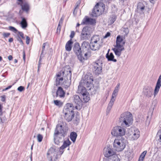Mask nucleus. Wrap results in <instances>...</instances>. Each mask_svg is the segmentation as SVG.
I'll return each mask as SVG.
<instances>
[{
    "label": "nucleus",
    "instance_id": "nucleus-60",
    "mask_svg": "<svg viewBox=\"0 0 161 161\" xmlns=\"http://www.w3.org/2000/svg\"><path fill=\"white\" fill-rule=\"evenodd\" d=\"M13 38H10L8 40V42H12L13 41Z\"/></svg>",
    "mask_w": 161,
    "mask_h": 161
},
{
    "label": "nucleus",
    "instance_id": "nucleus-18",
    "mask_svg": "<svg viewBox=\"0 0 161 161\" xmlns=\"http://www.w3.org/2000/svg\"><path fill=\"white\" fill-rule=\"evenodd\" d=\"M161 86V75H160L159 78L156 84V86L155 87L154 92V96L155 97L158 93L160 88Z\"/></svg>",
    "mask_w": 161,
    "mask_h": 161
},
{
    "label": "nucleus",
    "instance_id": "nucleus-54",
    "mask_svg": "<svg viewBox=\"0 0 161 161\" xmlns=\"http://www.w3.org/2000/svg\"><path fill=\"white\" fill-rule=\"evenodd\" d=\"M149 2L151 3V4H154L156 2V1L157 0H148Z\"/></svg>",
    "mask_w": 161,
    "mask_h": 161
},
{
    "label": "nucleus",
    "instance_id": "nucleus-27",
    "mask_svg": "<svg viewBox=\"0 0 161 161\" xmlns=\"http://www.w3.org/2000/svg\"><path fill=\"white\" fill-rule=\"evenodd\" d=\"M80 120L79 115L77 114H73L71 116V121L75 124L78 123Z\"/></svg>",
    "mask_w": 161,
    "mask_h": 161
},
{
    "label": "nucleus",
    "instance_id": "nucleus-49",
    "mask_svg": "<svg viewBox=\"0 0 161 161\" xmlns=\"http://www.w3.org/2000/svg\"><path fill=\"white\" fill-rule=\"evenodd\" d=\"M18 32L20 36L22 37V38L24 39H25V37L24 36V35L23 33L22 32H20V31H18Z\"/></svg>",
    "mask_w": 161,
    "mask_h": 161
},
{
    "label": "nucleus",
    "instance_id": "nucleus-12",
    "mask_svg": "<svg viewBox=\"0 0 161 161\" xmlns=\"http://www.w3.org/2000/svg\"><path fill=\"white\" fill-rule=\"evenodd\" d=\"M64 114V118L68 122L70 121V103H68L64 107L63 110Z\"/></svg>",
    "mask_w": 161,
    "mask_h": 161
},
{
    "label": "nucleus",
    "instance_id": "nucleus-20",
    "mask_svg": "<svg viewBox=\"0 0 161 161\" xmlns=\"http://www.w3.org/2000/svg\"><path fill=\"white\" fill-rule=\"evenodd\" d=\"M96 21L95 19L89 18L87 17H86L83 20L82 24H89L90 25H93L96 24Z\"/></svg>",
    "mask_w": 161,
    "mask_h": 161
},
{
    "label": "nucleus",
    "instance_id": "nucleus-63",
    "mask_svg": "<svg viewBox=\"0 0 161 161\" xmlns=\"http://www.w3.org/2000/svg\"><path fill=\"white\" fill-rule=\"evenodd\" d=\"M8 90V89L7 87H6V88H5L3 89V90L2 91H3V92L5 91H6V90Z\"/></svg>",
    "mask_w": 161,
    "mask_h": 161
},
{
    "label": "nucleus",
    "instance_id": "nucleus-13",
    "mask_svg": "<svg viewBox=\"0 0 161 161\" xmlns=\"http://www.w3.org/2000/svg\"><path fill=\"white\" fill-rule=\"evenodd\" d=\"M73 103L74 107L76 109L80 110L81 109L82 106V103L79 96L75 95L74 96Z\"/></svg>",
    "mask_w": 161,
    "mask_h": 161
},
{
    "label": "nucleus",
    "instance_id": "nucleus-41",
    "mask_svg": "<svg viewBox=\"0 0 161 161\" xmlns=\"http://www.w3.org/2000/svg\"><path fill=\"white\" fill-rule=\"evenodd\" d=\"M25 90V87L22 86H20L17 88V90L19 92H22V91H24Z\"/></svg>",
    "mask_w": 161,
    "mask_h": 161
},
{
    "label": "nucleus",
    "instance_id": "nucleus-42",
    "mask_svg": "<svg viewBox=\"0 0 161 161\" xmlns=\"http://www.w3.org/2000/svg\"><path fill=\"white\" fill-rule=\"evenodd\" d=\"M1 122L2 123H3L6 121V119L5 116H3L0 117Z\"/></svg>",
    "mask_w": 161,
    "mask_h": 161
},
{
    "label": "nucleus",
    "instance_id": "nucleus-56",
    "mask_svg": "<svg viewBox=\"0 0 161 161\" xmlns=\"http://www.w3.org/2000/svg\"><path fill=\"white\" fill-rule=\"evenodd\" d=\"M62 75V73L61 72H59L58 73L56 74V76L57 78H59Z\"/></svg>",
    "mask_w": 161,
    "mask_h": 161
},
{
    "label": "nucleus",
    "instance_id": "nucleus-47",
    "mask_svg": "<svg viewBox=\"0 0 161 161\" xmlns=\"http://www.w3.org/2000/svg\"><path fill=\"white\" fill-rule=\"evenodd\" d=\"M17 40L21 44H22V45L23 44V42L22 40L21 39L20 37L19 36H18V37L17 38Z\"/></svg>",
    "mask_w": 161,
    "mask_h": 161
},
{
    "label": "nucleus",
    "instance_id": "nucleus-37",
    "mask_svg": "<svg viewBox=\"0 0 161 161\" xmlns=\"http://www.w3.org/2000/svg\"><path fill=\"white\" fill-rule=\"evenodd\" d=\"M8 28L10 30L14 32V33H16L18 31L17 30L15 27L13 26H10L8 27Z\"/></svg>",
    "mask_w": 161,
    "mask_h": 161
},
{
    "label": "nucleus",
    "instance_id": "nucleus-46",
    "mask_svg": "<svg viewBox=\"0 0 161 161\" xmlns=\"http://www.w3.org/2000/svg\"><path fill=\"white\" fill-rule=\"evenodd\" d=\"M55 85L56 86H58L60 85V81L58 80V78H56Z\"/></svg>",
    "mask_w": 161,
    "mask_h": 161
},
{
    "label": "nucleus",
    "instance_id": "nucleus-33",
    "mask_svg": "<svg viewBox=\"0 0 161 161\" xmlns=\"http://www.w3.org/2000/svg\"><path fill=\"white\" fill-rule=\"evenodd\" d=\"M147 153V151H143L140 155L138 161H143Z\"/></svg>",
    "mask_w": 161,
    "mask_h": 161
},
{
    "label": "nucleus",
    "instance_id": "nucleus-10",
    "mask_svg": "<svg viewBox=\"0 0 161 161\" xmlns=\"http://www.w3.org/2000/svg\"><path fill=\"white\" fill-rule=\"evenodd\" d=\"M115 153L112 146L110 145H107L103 149V154L107 158L113 156Z\"/></svg>",
    "mask_w": 161,
    "mask_h": 161
},
{
    "label": "nucleus",
    "instance_id": "nucleus-57",
    "mask_svg": "<svg viewBox=\"0 0 161 161\" xmlns=\"http://www.w3.org/2000/svg\"><path fill=\"white\" fill-rule=\"evenodd\" d=\"M23 59L24 61H25V51H23Z\"/></svg>",
    "mask_w": 161,
    "mask_h": 161
},
{
    "label": "nucleus",
    "instance_id": "nucleus-23",
    "mask_svg": "<svg viewBox=\"0 0 161 161\" xmlns=\"http://www.w3.org/2000/svg\"><path fill=\"white\" fill-rule=\"evenodd\" d=\"M75 53L76 54L78 58L81 53H82L81 49L79 44L78 43H76L73 48Z\"/></svg>",
    "mask_w": 161,
    "mask_h": 161
},
{
    "label": "nucleus",
    "instance_id": "nucleus-51",
    "mask_svg": "<svg viewBox=\"0 0 161 161\" xmlns=\"http://www.w3.org/2000/svg\"><path fill=\"white\" fill-rule=\"evenodd\" d=\"M1 101L3 102H4L6 101V96L3 95L1 97Z\"/></svg>",
    "mask_w": 161,
    "mask_h": 161
},
{
    "label": "nucleus",
    "instance_id": "nucleus-17",
    "mask_svg": "<svg viewBox=\"0 0 161 161\" xmlns=\"http://www.w3.org/2000/svg\"><path fill=\"white\" fill-rule=\"evenodd\" d=\"M125 38L120 35H118L116 37V45L124 47L125 43Z\"/></svg>",
    "mask_w": 161,
    "mask_h": 161
},
{
    "label": "nucleus",
    "instance_id": "nucleus-11",
    "mask_svg": "<svg viewBox=\"0 0 161 161\" xmlns=\"http://www.w3.org/2000/svg\"><path fill=\"white\" fill-rule=\"evenodd\" d=\"M83 53L84 54L83 56L81 53L78 58L79 60L81 62H83L85 60L87 59L91 56V53L89 50L87 49L86 47L84 48Z\"/></svg>",
    "mask_w": 161,
    "mask_h": 161
},
{
    "label": "nucleus",
    "instance_id": "nucleus-38",
    "mask_svg": "<svg viewBox=\"0 0 161 161\" xmlns=\"http://www.w3.org/2000/svg\"><path fill=\"white\" fill-rule=\"evenodd\" d=\"M43 136L40 134H38L37 136V141L39 142H41L42 141L43 139Z\"/></svg>",
    "mask_w": 161,
    "mask_h": 161
},
{
    "label": "nucleus",
    "instance_id": "nucleus-53",
    "mask_svg": "<svg viewBox=\"0 0 161 161\" xmlns=\"http://www.w3.org/2000/svg\"><path fill=\"white\" fill-rule=\"evenodd\" d=\"M63 19H64V18H63V17H61L59 21V22L58 25H61L62 24Z\"/></svg>",
    "mask_w": 161,
    "mask_h": 161
},
{
    "label": "nucleus",
    "instance_id": "nucleus-30",
    "mask_svg": "<svg viewBox=\"0 0 161 161\" xmlns=\"http://www.w3.org/2000/svg\"><path fill=\"white\" fill-rule=\"evenodd\" d=\"M133 154V152L131 150H128L125 153V157L128 160H130L132 158Z\"/></svg>",
    "mask_w": 161,
    "mask_h": 161
},
{
    "label": "nucleus",
    "instance_id": "nucleus-15",
    "mask_svg": "<svg viewBox=\"0 0 161 161\" xmlns=\"http://www.w3.org/2000/svg\"><path fill=\"white\" fill-rule=\"evenodd\" d=\"M125 49L124 47L119 46L115 45L112 50L114 53L115 55L119 57L121 55L122 52Z\"/></svg>",
    "mask_w": 161,
    "mask_h": 161
},
{
    "label": "nucleus",
    "instance_id": "nucleus-8",
    "mask_svg": "<svg viewBox=\"0 0 161 161\" xmlns=\"http://www.w3.org/2000/svg\"><path fill=\"white\" fill-rule=\"evenodd\" d=\"M47 155L49 161H56L59 158L58 152L53 147H51L48 150Z\"/></svg>",
    "mask_w": 161,
    "mask_h": 161
},
{
    "label": "nucleus",
    "instance_id": "nucleus-16",
    "mask_svg": "<svg viewBox=\"0 0 161 161\" xmlns=\"http://www.w3.org/2000/svg\"><path fill=\"white\" fill-rule=\"evenodd\" d=\"M144 95L147 97H151L153 94V88L150 86L144 88L143 90Z\"/></svg>",
    "mask_w": 161,
    "mask_h": 161
},
{
    "label": "nucleus",
    "instance_id": "nucleus-4",
    "mask_svg": "<svg viewBox=\"0 0 161 161\" xmlns=\"http://www.w3.org/2000/svg\"><path fill=\"white\" fill-rule=\"evenodd\" d=\"M119 122L124 123L125 125L129 126L133 122V116L132 114L128 112L122 113L119 119Z\"/></svg>",
    "mask_w": 161,
    "mask_h": 161
},
{
    "label": "nucleus",
    "instance_id": "nucleus-64",
    "mask_svg": "<svg viewBox=\"0 0 161 161\" xmlns=\"http://www.w3.org/2000/svg\"><path fill=\"white\" fill-rule=\"evenodd\" d=\"M83 44L84 45H86V46H87L88 47L89 46V44L88 43H84Z\"/></svg>",
    "mask_w": 161,
    "mask_h": 161
},
{
    "label": "nucleus",
    "instance_id": "nucleus-61",
    "mask_svg": "<svg viewBox=\"0 0 161 161\" xmlns=\"http://www.w3.org/2000/svg\"><path fill=\"white\" fill-rule=\"evenodd\" d=\"M64 78L63 77H61L60 78H58V80L60 81H62L63 80Z\"/></svg>",
    "mask_w": 161,
    "mask_h": 161
},
{
    "label": "nucleus",
    "instance_id": "nucleus-2",
    "mask_svg": "<svg viewBox=\"0 0 161 161\" xmlns=\"http://www.w3.org/2000/svg\"><path fill=\"white\" fill-rule=\"evenodd\" d=\"M67 135V131L62 125L58 124L54 130L53 134V139L54 143L58 145L63 140L62 137H64Z\"/></svg>",
    "mask_w": 161,
    "mask_h": 161
},
{
    "label": "nucleus",
    "instance_id": "nucleus-32",
    "mask_svg": "<svg viewBox=\"0 0 161 161\" xmlns=\"http://www.w3.org/2000/svg\"><path fill=\"white\" fill-rule=\"evenodd\" d=\"M77 136V135L76 132H71V140L74 143L75 142Z\"/></svg>",
    "mask_w": 161,
    "mask_h": 161
},
{
    "label": "nucleus",
    "instance_id": "nucleus-6",
    "mask_svg": "<svg viewBox=\"0 0 161 161\" xmlns=\"http://www.w3.org/2000/svg\"><path fill=\"white\" fill-rule=\"evenodd\" d=\"M105 8V5L104 4L101 2L97 3L92 10V16L97 17L100 15L104 12Z\"/></svg>",
    "mask_w": 161,
    "mask_h": 161
},
{
    "label": "nucleus",
    "instance_id": "nucleus-34",
    "mask_svg": "<svg viewBox=\"0 0 161 161\" xmlns=\"http://www.w3.org/2000/svg\"><path fill=\"white\" fill-rule=\"evenodd\" d=\"M65 49L67 51H70V39L66 43Z\"/></svg>",
    "mask_w": 161,
    "mask_h": 161
},
{
    "label": "nucleus",
    "instance_id": "nucleus-24",
    "mask_svg": "<svg viewBox=\"0 0 161 161\" xmlns=\"http://www.w3.org/2000/svg\"><path fill=\"white\" fill-rule=\"evenodd\" d=\"M146 3L144 1L139 2L137 5V9L141 11H143L146 7Z\"/></svg>",
    "mask_w": 161,
    "mask_h": 161
},
{
    "label": "nucleus",
    "instance_id": "nucleus-40",
    "mask_svg": "<svg viewBox=\"0 0 161 161\" xmlns=\"http://www.w3.org/2000/svg\"><path fill=\"white\" fill-rule=\"evenodd\" d=\"M157 137L159 138L160 141L161 142V130L158 131L157 134Z\"/></svg>",
    "mask_w": 161,
    "mask_h": 161
},
{
    "label": "nucleus",
    "instance_id": "nucleus-5",
    "mask_svg": "<svg viewBox=\"0 0 161 161\" xmlns=\"http://www.w3.org/2000/svg\"><path fill=\"white\" fill-rule=\"evenodd\" d=\"M103 43V40L98 35H94L91 38V48L93 50H98L102 46Z\"/></svg>",
    "mask_w": 161,
    "mask_h": 161
},
{
    "label": "nucleus",
    "instance_id": "nucleus-3",
    "mask_svg": "<svg viewBox=\"0 0 161 161\" xmlns=\"http://www.w3.org/2000/svg\"><path fill=\"white\" fill-rule=\"evenodd\" d=\"M126 143V140L121 137L115 139L113 144L114 149L117 152H121L125 148Z\"/></svg>",
    "mask_w": 161,
    "mask_h": 161
},
{
    "label": "nucleus",
    "instance_id": "nucleus-48",
    "mask_svg": "<svg viewBox=\"0 0 161 161\" xmlns=\"http://www.w3.org/2000/svg\"><path fill=\"white\" fill-rule=\"evenodd\" d=\"M30 41V39L29 37L28 36H26V43L27 44H29Z\"/></svg>",
    "mask_w": 161,
    "mask_h": 161
},
{
    "label": "nucleus",
    "instance_id": "nucleus-62",
    "mask_svg": "<svg viewBox=\"0 0 161 161\" xmlns=\"http://www.w3.org/2000/svg\"><path fill=\"white\" fill-rule=\"evenodd\" d=\"M61 72L62 74L63 75H64L65 72H66V71H65V70H64V71H62Z\"/></svg>",
    "mask_w": 161,
    "mask_h": 161
},
{
    "label": "nucleus",
    "instance_id": "nucleus-19",
    "mask_svg": "<svg viewBox=\"0 0 161 161\" xmlns=\"http://www.w3.org/2000/svg\"><path fill=\"white\" fill-rule=\"evenodd\" d=\"M119 88V85H118L115 88L113 93L112 94V98L111 100H110V104H111V106L113 105V103L114 102L115 100V98L116 96L117 93L118 92Z\"/></svg>",
    "mask_w": 161,
    "mask_h": 161
},
{
    "label": "nucleus",
    "instance_id": "nucleus-55",
    "mask_svg": "<svg viewBox=\"0 0 161 161\" xmlns=\"http://www.w3.org/2000/svg\"><path fill=\"white\" fill-rule=\"evenodd\" d=\"M3 107L2 104H0V115H1L2 114V108H3Z\"/></svg>",
    "mask_w": 161,
    "mask_h": 161
},
{
    "label": "nucleus",
    "instance_id": "nucleus-7",
    "mask_svg": "<svg viewBox=\"0 0 161 161\" xmlns=\"http://www.w3.org/2000/svg\"><path fill=\"white\" fill-rule=\"evenodd\" d=\"M125 129L120 126H116L113 128L111 131V134L112 136H123L125 135Z\"/></svg>",
    "mask_w": 161,
    "mask_h": 161
},
{
    "label": "nucleus",
    "instance_id": "nucleus-25",
    "mask_svg": "<svg viewBox=\"0 0 161 161\" xmlns=\"http://www.w3.org/2000/svg\"><path fill=\"white\" fill-rule=\"evenodd\" d=\"M70 144V142L69 138H68L67 140L64 141L63 145L60 147V153H61L60 155H61L64 152L63 151H62L61 150H63L64 148L69 146Z\"/></svg>",
    "mask_w": 161,
    "mask_h": 161
},
{
    "label": "nucleus",
    "instance_id": "nucleus-14",
    "mask_svg": "<svg viewBox=\"0 0 161 161\" xmlns=\"http://www.w3.org/2000/svg\"><path fill=\"white\" fill-rule=\"evenodd\" d=\"M93 70L95 74H99L101 72L102 69V63L99 61H97L93 64Z\"/></svg>",
    "mask_w": 161,
    "mask_h": 161
},
{
    "label": "nucleus",
    "instance_id": "nucleus-59",
    "mask_svg": "<svg viewBox=\"0 0 161 161\" xmlns=\"http://www.w3.org/2000/svg\"><path fill=\"white\" fill-rule=\"evenodd\" d=\"M75 34V32L74 31H72L71 32V38H73Z\"/></svg>",
    "mask_w": 161,
    "mask_h": 161
},
{
    "label": "nucleus",
    "instance_id": "nucleus-28",
    "mask_svg": "<svg viewBox=\"0 0 161 161\" xmlns=\"http://www.w3.org/2000/svg\"><path fill=\"white\" fill-rule=\"evenodd\" d=\"M120 158L117 155L104 159L103 161H120Z\"/></svg>",
    "mask_w": 161,
    "mask_h": 161
},
{
    "label": "nucleus",
    "instance_id": "nucleus-9",
    "mask_svg": "<svg viewBox=\"0 0 161 161\" xmlns=\"http://www.w3.org/2000/svg\"><path fill=\"white\" fill-rule=\"evenodd\" d=\"M140 136V132L139 130L136 128H132L127 135V137L129 140L134 141L137 140Z\"/></svg>",
    "mask_w": 161,
    "mask_h": 161
},
{
    "label": "nucleus",
    "instance_id": "nucleus-22",
    "mask_svg": "<svg viewBox=\"0 0 161 161\" xmlns=\"http://www.w3.org/2000/svg\"><path fill=\"white\" fill-rule=\"evenodd\" d=\"M19 2L18 4L20 5L22 8V9L24 11L27 12L29 10V6L27 3H25L23 5L24 2L23 0H17Z\"/></svg>",
    "mask_w": 161,
    "mask_h": 161
},
{
    "label": "nucleus",
    "instance_id": "nucleus-29",
    "mask_svg": "<svg viewBox=\"0 0 161 161\" xmlns=\"http://www.w3.org/2000/svg\"><path fill=\"white\" fill-rule=\"evenodd\" d=\"M22 20L20 23V24L22 28L25 29L28 26V23L26 19L24 17H21Z\"/></svg>",
    "mask_w": 161,
    "mask_h": 161
},
{
    "label": "nucleus",
    "instance_id": "nucleus-52",
    "mask_svg": "<svg viewBox=\"0 0 161 161\" xmlns=\"http://www.w3.org/2000/svg\"><path fill=\"white\" fill-rule=\"evenodd\" d=\"M44 56L41 55L38 61V64H41V60L42 59V58Z\"/></svg>",
    "mask_w": 161,
    "mask_h": 161
},
{
    "label": "nucleus",
    "instance_id": "nucleus-44",
    "mask_svg": "<svg viewBox=\"0 0 161 161\" xmlns=\"http://www.w3.org/2000/svg\"><path fill=\"white\" fill-rule=\"evenodd\" d=\"M61 25H58V27L57 28V34H59L60 31H61Z\"/></svg>",
    "mask_w": 161,
    "mask_h": 161
},
{
    "label": "nucleus",
    "instance_id": "nucleus-36",
    "mask_svg": "<svg viewBox=\"0 0 161 161\" xmlns=\"http://www.w3.org/2000/svg\"><path fill=\"white\" fill-rule=\"evenodd\" d=\"M64 69L65 70V71H66L67 72H68L69 73H70V67L69 65H66L64 67Z\"/></svg>",
    "mask_w": 161,
    "mask_h": 161
},
{
    "label": "nucleus",
    "instance_id": "nucleus-43",
    "mask_svg": "<svg viewBox=\"0 0 161 161\" xmlns=\"http://www.w3.org/2000/svg\"><path fill=\"white\" fill-rule=\"evenodd\" d=\"M10 35V33H4L3 34V36L4 38H7Z\"/></svg>",
    "mask_w": 161,
    "mask_h": 161
},
{
    "label": "nucleus",
    "instance_id": "nucleus-21",
    "mask_svg": "<svg viewBox=\"0 0 161 161\" xmlns=\"http://www.w3.org/2000/svg\"><path fill=\"white\" fill-rule=\"evenodd\" d=\"M65 95V92L63 88L61 86L58 87L56 92V97L59 96L60 98L64 97Z\"/></svg>",
    "mask_w": 161,
    "mask_h": 161
},
{
    "label": "nucleus",
    "instance_id": "nucleus-1",
    "mask_svg": "<svg viewBox=\"0 0 161 161\" xmlns=\"http://www.w3.org/2000/svg\"><path fill=\"white\" fill-rule=\"evenodd\" d=\"M93 77L92 74L87 73L82 77L78 88V92L83 102L86 103L90 100V96L88 91H96L99 88L98 83L95 86L93 82Z\"/></svg>",
    "mask_w": 161,
    "mask_h": 161
},
{
    "label": "nucleus",
    "instance_id": "nucleus-39",
    "mask_svg": "<svg viewBox=\"0 0 161 161\" xmlns=\"http://www.w3.org/2000/svg\"><path fill=\"white\" fill-rule=\"evenodd\" d=\"M123 34L125 35H126L129 33V30L128 28H124L123 30Z\"/></svg>",
    "mask_w": 161,
    "mask_h": 161
},
{
    "label": "nucleus",
    "instance_id": "nucleus-58",
    "mask_svg": "<svg viewBox=\"0 0 161 161\" xmlns=\"http://www.w3.org/2000/svg\"><path fill=\"white\" fill-rule=\"evenodd\" d=\"M8 59L9 60H11L13 59V57L12 55H9L8 57Z\"/></svg>",
    "mask_w": 161,
    "mask_h": 161
},
{
    "label": "nucleus",
    "instance_id": "nucleus-50",
    "mask_svg": "<svg viewBox=\"0 0 161 161\" xmlns=\"http://www.w3.org/2000/svg\"><path fill=\"white\" fill-rule=\"evenodd\" d=\"M110 36V33L109 32H108L106 34L105 36L103 37V38H106Z\"/></svg>",
    "mask_w": 161,
    "mask_h": 161
},
{
    "label": "nucleus",
    "instance_id": "nucleus-31",
    "mask_svg": "<svg viewBox=\"0 0 161 161\" xmlns=\"http://www.w3.org/2000/svg\"><path fill=\"white\" fill-rule=\"evenodd\" d=\"M91 31L89 28L86 27L84 28L83 29L81 35L83 36H85L89 35Z\"/></svg>",
    "mask_w": 161,
    "mask_h": 161
},
{
    "label": "nucleus",
    "instance_id": "nucleus-45",
    "mask_svg": "<svg viewBox=\"0 0 161 161\" xmlns=\"http://www.w3.org/2000/svg\"><path fill=\"white\" fill-rule=\"evenodd\" d=\"M47 44V43H43L42 47V50L41 55H42L43 53V52L45 50V47Z\"/></svg>",
    "mask_w": 161,
    "mask_h": 161
},
{
    "label": "nucleus",
    "instance_id": "nucleus-26",
    "mask_svg": "<svg viewBox=\"0 0 161 161\" xmlns=\"http://www.w3.org/2000/svg\"><path fill=\"white\" fill-rule=\"evenodd\" d=\"M110 50H108V53L106 55V58L109 61H112L114 62H116L117 61V60L114 58V56L113 54L111 53H109Z\"/></svg>",
    "mask_w": 161,
    "mask_h": 161
},
{
    "label": "nucleus",
    "instance_id": "nucleus-35",
    "mask_svg": "<svg viewBox=\"0 0 161 161\" xmlns=\"http://www.w3.org/2000/svg\"><path fill=\"white\" fill-rule=\"evenodd\" d=\"M54 103L56 106L60 107L62 106V102L58 100H55L54 101Z\"/></svg>",
    "mask_w": 161,
    "mask_h": 161
}]
</instances>
